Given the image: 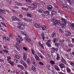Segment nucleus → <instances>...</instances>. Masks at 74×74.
Listing matches in <instances>:
<instances>
[{
  "mask_svg": "<svg viewBox=\"0 0 74 74\" xmlns=\"http://www.w3.org/2000/svg\"><path fill=\"white\" fill-rule=\"evenodd\" d=\"M37 4H36L35 5H34V6L32 7V8L33 10H34L35 9H36L37 7Z\"/></svg>",
  "mask_w": 74,
  "mask_h": 74,
  "instance_id": "nucleus-31",
  "label": "nucleus"
},
{
  "mask_svg": "<svg viewBox=\"0 0 74 74\" xmlns=\"http://www.w3.org/2000/svg\"><path fill=\"white\" fill-rule=\"evenodd\" d=\"M71 49H68L66 50V52H70V51H71Z\"/></svg>",
  "mask_w": 74,
  "mask_h": 74,
  "instance_id": "nucleus-52",
  "label": "nucleus"
},
{
  "mask_svg": "<svg viewBox=\"0 0 74 74\" xmlns=\"http://www.w3.org/2000/svg\"><path fill=\"white\" fill-rule=\"evenodd\" d=\"M53 41L54 44H55L58 42V39L57 38H54L53 40Z\"/></svg>",
  "mask_w": 74,
  "mask_h": 74,
  "instance_id": "nucleus-18",
  "label": "nucleus"
},
{
  "mask_svg": "<svg viewBox=\"0 0 74 74\" xmlns=\"http://www.w3.org/2000/svg\"><path fill=\"white\" fill-rule=\"evenodd\" d=\"M31 63L33 64L34 65V64H36V62L34 61H32V62H31Z\"/></svg>",
  "mask_w": 74,
  "mask_h": 74,
  "instance_id": "nucleus-61",
  "label": "nucleus"
},
{
  "mask_svg": "<svg viewBox=\"0 0 74 74\" xmlns=\"http://www.w3.org/2000/svg\"><path fill=\"white\" fill-rule=\"evenodd\" d=\"M0 62L1 63H4V60L2 59H0Z\"/></svg>",
  "mask_w": 74,
  "mask_h": 74,
  "instance_id": "nucleus-51",
  "label": "nucleus"
},
{
  "mask_svg": "<svg viewBox=\"0 0 74 74\" xmlns=\"http://www.w3.org/2000/svg\"><path fill=\"white\" fill-rule=\"evenodd\" d=\"M31 51L32 52V53L33 55H34L35 53L34 52V50H33V49H31Z\"/></svg>",
  "mask_w": 74,
  "mask_h": 74,
  "instance_id": "nucleus-42",
  "label": "nucleus"
},
{
  "mask_svg": "<svg viewBox=\"0 0 74 74\" xmlns=\"http://www.w3.org/2000/svg\"><path fill=\"white\" fill-rule=\"evenodd\" d=\"M50 63H51V64L53 65V64H55V62H54L53 61H51Z\"/></svg>",
  "mask_w": 74,
  "mask_h": 74,
  "instance_id": "nucleus-47",
  "label": "nucleus"
},
{
  "mask_svg": "<svg viewBox=\"0 0 74 74\" xmlns=\"http://www.w3.org/2000/svg\"><path fill=\"white\" fill-rule=\"evenodd\" d=\"M24 39L27 41V42H31V39L30 38H29L28 36H25L24 37Z\"/></svg>",
  "mask_w": 74,
  "mask_h": 74,
  "instance_id": "nucleus-8",
  "label": "nucleus"
},
{
  "mask_svg": "<svg viewBox=\"0 0 74 74\" xmlns=\"http://www.w3.org/2000/svg\"><path fill=\"white\" fill-rule=\"evenodd\" d=\"M27 15L29 17H32V14H31L29 13H28L27 14Z\"/></svg>",
  "mask_w": 74,
  "mask_h": 74,
  "instance_id": "nucleus-30",
  "label": "nucleus"
},
{
  "mask_svg": "<svg viewBox=\"0 0 74 74\" xmlns=\"http://www.w3.org/2000/svg\"><path fill=\"white\" fill-rule=\"evenodd\" d=\"M7 42H8V41H10V39H6V40H5Z\"/></svg>",
  "mask_w": 74,
  "mask_h": 74,
  "instance_id": "nucleus-58",
  "label": "nucleus"
},
{
  "mask_svg": "<svg viewBox=\"0 0 74 74\" xmlns=\"http://www.w3.org/2000/svg\"><path fill=\"white\" fill-rule=\"evenodd\" d=\"M7 58L8 59V62H11V57H10L9 56H8L7 57Z\"/></svg>",
  "mask_w": 74,
  "mask_h": 74,
  "instance_id": "nucleus-27",
  "label": "nucleus"
},
{
  "mask_svg": "<svg viewBox=\"0 0 74 74\" xmlns=\"http://www.w3.org/2000/svg\"><path fill=\"white\" fill-rule=\"evenodd\" d=\"M59 32L61 33H63V30L62 29H60L59 30Z\"/></svg>",
  "mask_w": 74,
  "mask_h": 74,
  "instance_id": "nucleus-57",
  "label": "nucleus"
},
{
  "mask_svg": "<svg viewBox=\"0 0 74 74\" xmlns=\"http://www.w3.org/2000/svg\"><path fill=\"white\" fill-rule=\"evenodd\" d=\"M14 46L17 49L18 51H20L21 50L19 48H21V45L18 44V43L16 42V44L14 45Z\"/></svg>",
  "mask_w": 74,
  "mask_h": 74,
  "instance_id": "nucleus-3",
  "label": "nucleus"
},
{
  "mask_svg": "<svg viewBox=\"0 0 74 74\" xmlns=\"http://www.w3.org/2000/svg\"><path fill=\"white\" fill-rule=\"evenodd\" d=\"M23 59L25 61L27 60V55L25 53H23Z\"/></svg>",
  "mask_w": 74,
  "mask_h": 74,
  "instance_id": "nucleus-9",
  "label": "nucleus"
},
{
  "mask_svg": "<svg viewBox=\"0 0 74 74\" xmlns=\"http://www.w3.org/2000/svg\"><path fill=\"white\" fill-rule=\"evenodd\" d=\"M68 46L70 48H73V45H72L71 44H69L68 45Z\"/></svg>",
  "mask_w": 74,
  "mask_h": 74,
  "instance_id": "nucleus-50",
  "label": "nucleus"
},
{
  "mask_svg": "<svg viewBox=\"0 0 74 74\" xmlns=\"http://www.w3.org/2000/svg\"><path fill=\"white\" fill-rule=\"evenodd\" d=\"M51 13H52L54 15H55V14L56 13V11H53Z\"/></svg>",
  "mask_w": 74,
  "mask_h": 74,
  "instance_id": "nucleus-53",
  "label": "nucleus"
},
{
  "mask_svg": "<svg viewBox=\"0 0 74 74\" xmlns=\"http://www.w3.org/2000/svg\"><path fill=\"white\" fill-rule=\"evenodd\" d=\"M17 18V17L15 16H13L12 17V20L13 21H16Z\"/></svg>",
  "mask_w": 74,
  "mask_h": 74,
  "instance_id": "nucleus-19",
  "label": "nucleus"
},
{
  "mask_svg": "<svg viewBox=\"0 0 74 74\" xmlns=\"http://www.w3.org/2000/svg\"><path fill=\"white\" fill-rule=\"evenodd\" d=\"M67 1L70 4V5H71L72 6L73 5V2L70 1V0H67Z\"/></svg>",
  "mask_w": 74,
  "mask_h": 74,
  "instance_id": "nucleus-16",
  "label": "nucleus"
},
{
  "mask_svg": "<svg viewBox=\"0 0 74 74\" xmlns=\"http://www.w3.org/2000/svg\"><path fill=\"white\" fill-rule=\"evenodd\" d=\"M55 45L56 47H59V43H55Z\"/></svg>",
  "mask_w": 74,
  "mask_h": 74,
  "instance_id": "nucleus-46",
  "label": "nucleus"
},
{
  "mask_svg": "<svg viewBox=\"0 0 74 74\" xmlns=\"http://www.w3.org/2000/svg\"><path fill=\"white\" fill-rule=\"evenodd\" d=\"M14 57L15 58V59H20L19 56L18 55H14Z\"/></svg>",
  "mask_w": 74,
  "mask_h": 74,
  "instance_id": "nucleus-20",
  "label": "nucleus"
},
{
  "mask_svg": "<svg viewBox=\"0 0 74 74\" xmlns=\"http://www.w3.org/2000/svg\"><path fill=\"white\" fill-rule=\"evenodd\" d=\"M23 49L24 50H25V51H27V48L25 47H23Z\"/></svg>",
  "mask_w": 74,
  "mask_h": 74,
  "instance_id": "nucleus-63",
  "label": "nucleus"
},
{
  "mask_svg": "<svg viewBox=\"0 0 74 74\" xmlns=\"http://www.w3.org/2000/svg\"><path fill=\"white\" fill-rule=\"evenodd\" d=\"M59 66L61 68V69L62 70L63 69H64V68H65V66L64 65V64H63V63H61L59 64Z\"/></svg>",
  "mask_w": 74,
  "mask_h": 74,
  "instance_id": "nucleus-11",
  "label": "nucleus"
},
{
  "mask_svg": "<svg viewBox=\"0 0 74 74\" xmlns=\"http://www.w3.org/2000/svg\"><path fill=\"white\" fill-rule=\"evenodd\" d=\"M20 63L21 64H23H23H25L26 63H25V62L24 61H23L22 60L20 61Z\"/></svg>",
  "mask_w": 74,
  "mask_h": 74,
  "instance_id": "nucleus-37",
  "label": "nucleus"
},
{
  "mask_svg": "<svg viewBox=\"0 0 74 74\" xmlns=\"http://www.w3.org/2000/svg\"><path fill=\"white\" fill-rule=\"evenodd\" d=\"M1 24L3 26H4V27H7V26H6V25H5V24L2 22H1Z\"/></svg>",
  "mask_w": 74,
  "mask_h": 74,
  "instance_id": "nucleus-39",
  "label": "nucleus"
},
{
  "mask_svg": "<svg viewBox=\"0 0 74 74\" xmlns=\"http://www.w3.org/2000/svg\"><path fill=\"white\" fill-rule=\"evenodd\" d=\"M32 69L34 72H36V68L34 66H32Z\"/></svg>",
  "mask_w": 74,
  "mask_h": 74,
  "instance_id": "nucleus-25",
  "label": "nucleus"
},
{
  "mask_svg": "<svg viewBox=\"0 0 74 74\" xmlns=\"http://www.w3.org/2000/svg\"><path fill=\"white\" fill-rule=\"evenodd\" d=\"M66 70L67 72L68 73H69V74H73V72L71 71V69H69V67H67L66 68Z\"/></svg>",
  "mask_w": 74,
  "mask_h": 74,
  "instance_id": "nucleus-12",
  "label": "nucleus"
},
{
  "mask_svg": "<svg viewBox=\"0 0 74 74\" xmlns=\"http://www.w3.org/2000/svg\"><path fill=\"white\" fill-rule=\"evenodd\" d=\"M3 52H5V53H8V51L7 50H3Z\"/></svg>",
  "mask_w": 74,
  "mask_h": 74,
  "instance_id": "nucleus-45",
  "label": "nucleus"
},
{
  "mask_svg": "<svg viewBox=\"0 0 74 74\" xmlns=\"http://www.w3.org/2000/svg\"><path fill=\"white\" fill-rule=\"evenodd\" d=\"M41 28H42V30H47V28L45 25H40V27Z\"/></svg>",
  "mask_w": 74,
  "mask_h": 74,
  "instance_id": "nucleus-13",
  "label": "nucleus"
},
{
  "mask_svg": "<svg viewBox=\"0 0 74 74\" xmlns=\"http://www.w3.org/2000/svg\"><path fill=\"white\" fill-rule=\"evenodd\" d=\"M3 40L5 41L6 40V39H7V38H6V36L3 37Z\"/></svg>",
  "mask_w": 74,
  "mask_h": 74,
  "instance_id": "nucleus-59",
  "label": "nucleus"
},
{
  "mask_svg": "<svg viewBox=\"0 0 74 74\" xmlns=\"http://www.w3.org/2000/svg\"><path fill=\"white\" fill-rule=\"evenodd\" d=\"M55 68L56 70H57V71H60V69H59V68L58 66H55Z\"/></svg>",
  "mask_w": 74,
  "mask_h": 74,
  "instance_id": "nucleus-28",
  "label": "nucleus"
},
{
  "mask_svg": "<svg viewBox=\"0 0 74 74\" xmlns=\"http://www.w3.org/2000/svg\"><path fill=\"white\" fill-rule=\"evenodd\" d=\"M61 61L63 63H66V60L63 58H62L61 60Z\"/></svg>",
  "mask_w": 74,
  "mask_h": 74,
  "instance_id": "nucleus-26",
  "label": "nucleus"
},
{
  "mask_svg": "<svg viewBox=\"0 0 74 74\" xmlns=\"http://www.w3.org/2000/svg\"><path fill=\"white\" fill-rule=\"evenodd\" d=\"M61 23V21L60 20H56L55 22V23H53V25H55L56 26V25H59L60 24H62L61 23Z\"/></svg>",
  "mask_w": 74,
  "mask_h": 74,
  "instance_id": "nucleus-4",
  "label": "nucleus"
},
{
  "mask_svg": "<svg viewBox=\"0 0 74 74\" xmlns=\"http://www.w3.org/2000/svg\"><path fill=\"white\" fill-rule=\"evenodd\" d=\"M39 64H40V65H41L42 66H43V65H44V64L41 62H39Z\"/></svg>",
  "mask_w": 74,
  "mask_h": 74,
  "instance_id": "nucleus-55",
  "label": "nucleus"
},
{
  "mask_svg": "<svg viewBox=\"0 0 74 74\" xmlns=\"http://www.w3.org/2000/svg\"><path fill=\"white\" fill-rule=\"evenodd\" d=\"M51 49V53H53L55 52V51H58V48H55V47H53Z\"/></svg>",
  "mask_w": 74,
  "mask_h": 74,
  "instance_id": "nucleus-5",
  "label": "nucleus"
},
{
  "mask_svg": "<svg viewBox=\"0 0 74 74\" xmlns=\"http://www.w3.org/2000/svg\"><path fill=\"white\" fill-rule=\"evenodd\" d=\"M62 9L64 10V11H67L68 8L66 6H65L62 8Z\"/></svg>",
  "mask_w": 74,
  "mask_h": 74,
  "instance_id": "nucleus-33",
  "label": "nucleus"
},
{
  "mask_svg": "<svg viewBox=\"0 0 74 74\" xmlns=\"http://www.w3.org/2000/svg\"><path fill=\"white\" fill-rule=\"evenodd\" d=\"M37 54L39 58H40L42 59H44V57L43 56H42V55H41V53H38Z\"/></svg>",
  "mask_w": 74,
  "mask_h": 74,
  "instance_id": "nucleus-14",
  "label": "nucleus"
},
{
  "mask_svg": "<svg viewBox=\"0 0 74 74\" xmlns=\"http://www.w3.org/2000/svg\"><path fill=\"white\" fill-rule=\"evenodd\" d=\"M47 9L49 11H52V10L53 9V7L51 5H48L47 7Z\"/></svg>",
  "mask_w": 74,
  "mask_h": 74,
  "instance_id": "nucleus-10",
  "label": "nucleus"
},
{
  "mask_svg": "<svg viewBox=\"0 0 74 74\" xmlns=\"http://www.w3.org/2000/svg\"><path fill=\"white\" fill-rule=\"evenodd\" d=\"M71 27L72 30H74V23H73L72 24H71Z\"/></svg>",
  "mask_w": 74,
  "mask_h": 74,
  "instance_id": "nucleus-35",
  "label": "nucleus"
},
{
  "mask_svg": "<svg viewBox=\"0 0 74 74\" xmlns=\"http://www.w3.org/2000/svg\"><path fill=\"white\" fill-rule=\"evenodd\" d=\"M6 1H7L8 3H9V4H11V2H12V1L10 0H6Z\"/></svg>",
  "mask_w": 74,
  "mask_h": 74,
  "instance_id": "nucleus-38",
  "label": "nucleus"
},
{
  "mask_svg": "<svg viewBox=\"0 0 74 74\" xmlns=\"http://www.w3.org/2000/svg\"><path fill=\"white\" fill-rule=\"evenodd\" d=\"M16 38H18V39H19V40H20L22 41H23V39L21 38V36L18 35V36H17L16 37Z\"/></svg>",
  "mask_w": 74,
  "mask_h": 74,
  "instance_id": "nucleus-21",
  "label": "nucleus"
},
{
  "mask_svg": "<svg viewBox=\"0 0 74 74\" xmlns=\"http://www.w3.org/2000/svg\"><path fill=\"white\" fill-rule=\"evenodd\" d=\"M31 62L34 61V58L33 57H31Z\"/></svg>",
  "mask_w": 74,
  "mask_h": 74,
  "instance_id": "nucleus-49",
  "label": "nucleus"
},
{
  "mask_svg": "<svg viewBox=\"0 0 74 74\" xmlns=\"http://www.w3.org/2000/svg\"><path fill=\"white\" fill-rule=\"evenodd\" d=\"M45 14L46 15H49L50 13L49 12V11H47L45 12H44Z\"/></svg>",
  "mask_w": 74,
  "mask_h": 74,
  "instance_id": "nucleus-29",
  "label": "nucleus"
},
{
  "mask_svg": "<svg viewBox=\"0 0 74 74\" xmlns=\"http://www.w3.org/2000/svg\"><path fill=\"white\" fill-rule=\"evenodd\" d=\"M43 12V10L42 9H40L38 11L39 12V13H40V14L42 13Z\"/></svg>",
  "mask_w": 74,
  "mask_h": 74,
  "instance_id": "nucleus-44",
  "label": "nucleus"
},
{
  "mask_svg": "<svg viewBox=\"0 0 74 74\" xmlns=\"http://www.w3.org/2000/svg\"><path fill=\"white\" fill-rule=\"evenodd\" d=\"M9 63H10V64H11V65L12 66H14V62H11V61L10 62H9Z\"/></svg>",
  "mask_w": 74,
  "mask_h": 74,
  "instance_id": "nucleus-40",
  "label": "nucleus"
},
{
  "mask_svg": "<svg viewBox=\"0 0 74 74\" xmlns=\"http://www.w3.org/2000/svg\"><path fill=\"white\" fill-rule=\"evenodd\" d=\"M16 39L17 40V42L18 44H21V41L20 40L19 38H16Z\"/></svg>",
  "mask_w": 74,
  "mask_h": 74,
  "instance_id": "nucleus-32",
  "label": "nucleus"
},
{
  "mask_svg": "<svg viewBox=\"0 0 74 74\" xmlns=\"http://www.w3.org/2000/svg\"><path fill=\"white\" fill-rule=\"evenodd\" d=\"M54 6L56 8H59L56 5V4H54Z\"/></svg>",
  "mask_w": 74,
  "mask_h": 74,
  "instance_id": "nucleus-60",
  "label": "nucleus"
},
{
  "mask_svg": "<svg viewBox=\"0 0 74 74\" xmlns=\"http://www.w3.org/2000/svg\"><path fill=\"white\" fill-rule=\"evenodd\" d=\"M39 45L40 46V47L42 48V49H44V46H43L41 44V43H40Z\"/></svg>",
  "mask_w": 74,
  "mask_h": 74,
  "instance_id": "nucleus-43",
  "label": "nucleus"
},
{
  "mask_svg": "<svg viewBox=\"0 0 74 74\" xmlns=\"http://www.w3.org/2000/svg\"><path fill=\"white\" fill-rule=\"evenodd\" d=\"M22 10H24L25 11H26V9L25 8L22 7Z\"/></svg>",
  "mask_w": 74,
  "mask_h": 74,
  "instance_id": "nucleus-62",
  "label": "nucleus"
},
{
  "mask_svg": "<svg viewBox=\"0 0 74 74\" xmlns=\"http://www.w3.org/2000/svg\"><path fill=\"white\" fill-rule=\"evenodd\" d=\"M46 45H47L48 47H51L52 46L51 44V40H49L47 41V42L46 43Z\"/></svg>",
  "mask_w": 74,
  "mask_h": 74,
  "instance_id": "nucleus-7",
  "label": "nucleus"
},
{
  "mask_svg": "<svg viewBox=\"0 0 74 74\" xmlns=\"http://www.w3.org/2000/svg\"><path fill=\"white\" fill-rule=\"evenodd\" d=\"M26 25V23H23L21 24V26H17V28L18 29H21V30H23V29H25V26Z\"/></svg>",
  "mask_w": 74,
  "mask_h": 74,
  "instance_id": "nucleus-2",
  "label": "nucleus"
},
{
  "mask_svg": "<svg viewBox=\"0 0 74 74\" xmlns=\"http://www.w3.org/2000/svg\"><path fill=\"white\" fill-rule=\"evenodd\" d=\"M26 1V2L28 3H32V0H25Z\"/></svg>",
  "mask_w": 74,
  "mask_h": 74,
  "instance_id": "nucleus-41",
  "label": "nucleus"
},
{
  "mask_svg": "<svg viewBox=\"0 0 74 74\" xmlns=\"http://www.w3.org/2000/svg\"><path fill=\"white\" fill-rule=\"evenodd\" d=\"M36 4H37L36 3H33L31 4V5L32 6H34V5H36Z\"/></svg>",
  "mask_w": 74,
  "mask_h": 74,
  "instance_id": "nucleus-56",
  "label": "nucleus"
},
{
  "mask_svg": "<svg viewBox=\"0 0 74 74\" xmlns=\"http://www.w3.org/2000/svg\"><path fill=\"white\" fill-rule=\"evenodd\" d=\"M14 3L16 5H18V6H19L20 7L22 5V4L19 3L15 2Z\"/></svg>",
  "mask_w": 74,
  "mask_h": 74,
  "instance_id": "nucleus-17",
  "label": "nucleus"
},
{
  "mask_svg": "<svg viewBox=\"0 0 74 74\" xmlns=\"http://www.w3.org/2000/svg\"><path fill=\"white\" fill-rule=\"evenodd\" d=\"M60 59V56L59 55V54H57L56 60H59Z\"/></svg>",
  "mask_w": 74,
  "mask_h": 74,
  "instance_id": "nucleus-24",
  "label": "nucleus"
},
{
  "mask_svg": "<svg viewBox=\"0 0 74 74\" xmlns=\"http://www.w3.org/2000/svg\"><path fill=\"white\" fill-rule=\"evenodd\" d=\"M23 66L25 69H27V65L26 63H25L23 65Z\"/></svg>",
  "mask_w": 74,
  "mask_h": 74,
  "instance_id": "nucleus-36",
  "label": "nucleus"
},
{
  "mask_svg": "<svg viewBox=\"0 0 74 74\" xmlns=\"http://www.w3.org/2000/svg\"><path fill=\"white\" fill-rule=\"evenodd\" d=\"M20 68L23 70H24V67L22 65Z\"/></svg>",
  "mask_w": 74,
  "mask_h": 74,
  "instance_id": "nucleus-64",
  "label": "nucleus"
},
{
  "mask_svg": "<svg viewBox=\"0 0 74 74\" xmlns=\"http://www.w3.org/2000/svg\"><path fill=\"white\" fill-rule=\"evenodd\" d=\"M56 34L55 32H53L51 35V37L52 38H54L55 37H56Z\"/></svg>",
  "mask_w": 74,
  "mask_h": 74,
  "instance_id": "nucleus-15",
  "label": "nucleus"
},
{
  "mask_svg": "<svg viewBox=\"0 0 74 74\" xmlns=\"http://www.w3.org/2000/svg\"><path fill=\"white\" fill-rule=\"evenodd\" d=\"M65 36L66 37H68V36H70L71 35V33L68 31H65Z\"/></svg>",
  "mask_w": 74,
  "mask_h": 74,
  "instance_id": "nucleus-6",
  "label": "nucleus"
},
{
  "mask_svg": "<svg viewBox=\"0 0 74 74\" xmlns=\"http://www.w3.org/2000/svg\"><path fill=\"white\" fill-rule=\"evenodd\" d=\"M41 25H38V24L37 23H36L34 24V26L37 28H39L40 27Z\"/></svg>",
  "mask_w": 74,
  "mask_h": 74,
  "instance_id": "nucleus-23",
  "label": "nucleus"
},
{
  "mask_svg": "<svg viewBox=\"0 0 74 74\" xmlns=\"http://www.w3.org/2000/svg\"><path fill=\"white\" fill-rule=\"evenodd\" d=\"M61 19L64 22L63 24H60L61 26H62L63 28L66 27L67 26V20L66 19L63 18H61Z\"/></svg>",
  "mask_w": 74,
  "mask_h": 74,
  "instance_id": "nucleus-1",
  "label": "nucleus"
},
{
  "mask_svg": "<svg viewBox=\"0 0 74 74\" xmlns=\"http://www.w3.org/2000/svg\"><path fill=\"white\" fill-rule=\"evenodd\" d=\"M35 59H36V60H38V61H40V58H39V57H38V56H37V55H35Z\"/></svg>",
  "mask_w": 74,
  "mask_h": 74,
  "instance_id": "nucleus-22",
  "label": "nucleus"
},
{
  "mask_svg": "<svg viewBox=\"0 0 74 74\" xmlns=\"http://www.w3.org/2000/svg\"><path fill=\"white\" fill-rule=\"evenodd\" d=\"M70 64L72 65V66H74V63L73 62H71L70 63Z\"/></svg>",
  "mask_w": 74,
  "mask_h": 74,
  "instance_id": "nucleus-54",
  "label": "nucleus"
},
{
  "mask_svg": "<svg viewBox=\"0 0 74 74\" xmlns=\"http://www.w3.org/2000/svg\"><path fill=\"white\" fill-rule=\"evenodd\" d=\"M13 8L14 9H19V7H17L16 6H13Z\"/></svg>",
  "mask_w": 74,
  "mask_h": 74,
  "instance_id": "nucleus-48",
  "label": "nucleus"
},
{
  "mask_svg": "<svg viewBox=\"0 0 74 74\" xmlns=\"http://www.w3.org/2000/svg\"><path fill=\"white\" fill-rule=\"evenodd\" d=\"M27 21H28V22H33V21L32 19H30L29 18H27Z\"/></svg>",
  "mask_w": 74,
  "mask_h": 74,
  "instance_id": "nucleus-34",
  "label": "nucleus"
}]
</instances>
